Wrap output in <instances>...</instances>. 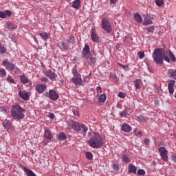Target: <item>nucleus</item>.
<instances>
[{
    "label": "nucleus",
    "instance_id": "26",
    "mask_svg": "<svg viewBox=\"0 0 176 176\" xmlns=\"http://www.w3.org/2000/svg\"><path fill=\"white\" fill-rule=\"evenodd\" d=\"M134 19H135V21H137L138 23H142V17L138 13H135L134 14Z\"/></svg>",
    "mask_w": 176,
    "mask_h": 176
},
{
    "label": "nucleus",
    "instance_id": "24",
    "mask_svg": "<svg viewBox=\"0 0 176 176\" xmlns=\"http://www.w3.org/2000/svg\"><path fill=\"white\" fill-rule=\"evenodd\" d=\"M39 35L41 36L43 41H47V39H49V34H47V32H43L41 33H39Z\"/></svg>",
    "mask_w": 176,
    "mask_h": 176
},
{
    "label": "nucleus",
    "instance_id": "52",
    "mask_svg": "<svg viewBox=\"0 0 176 176\" xmlns=\"http://www.w3.org/2000/svg\"><path fill=\"white\" fill-rule=\"evenodd\" d=\"M96 91L100 94L102 93V88H101V87H97Z\"/></svg>",
    "mask_w": 176,
    "mask_h": 176
},
{
    "label": "nucleus",
    "instance_id": "50",
    "mask_svg": "<svg viewBox=\"0 0 176 176\" xmlns=\"http://www.w3.org/2000/svg\"><path fill=\"white\" fill-rule=\"evenodd\" d=\"M147 31H148V32H154L155 28L153 26H150V27L147 28Z\"/></svg>",
    "mask_w": 176,
    "mask_h": 176
},
{
    "label": "nucleus",
    "instance_id": "39",
    "mask_svg": "<svg viewBox=\"0 0 176 176\" xmlns=\"http://www.w3.org/2000/svg\"><path fill=\"white\" fill-rule=\"evenodd\" d=\"M138 56L139 58H140V60H142V58H144V57H145V53L144 52L139 51L138 52Z\"/></svg>",
    "mask_w": 176,
    "mask_h": 176
},
{
    "label": "nucleus",
    "instance_id": "58",
    "mask_svg": "<svg viewBox=\"0 0 176 176\" xmlns=\"http://www.w3.org/2000/svg\"><path fill=\"white\" fill-rule=\"evenodd\" d=\"M119 65H120V67H122V68H123L124 69H126V65H122L120 63H119Z\"/></svg>",
    "mask_w": 176,
    "mask_h": 176
},
{
    "label": "nucleus",
    "instance_id": "45",
    "mask_svg": "<svg viewBox=\"0 0 176 176\" xmlns=\"http://www.w3.org/2000/svg\"><path fill=\"white\" fill-rule=\"evenodd\" d=\"M122 160L123 162H124L125 163H129L130 162V158H129V157H127V155H124L122 157Z\"/></svg>",
    "mask_w": 176,
    "mask_h": 176
},
{
    "label": "nucleus",
    "instance_id": "25",
    "mask_svg": "<svg viewBox=\"0 0 176 176\" xmlns=\"http://www.w3.org/2000/svg\"><path fill=\"white\" fill-rule=\"evenodd\" d=\"M8 52V50L6 49V47H5V45L0 43V54H5Z\"/></svg>",
    "mask_w": 176,
    "mask_h": 176
},
{
    "label": "nucleus",
    "instance_id": "4",
    "mask_svg": "<svg viewBox=\"0 0 176 176\" xmlns=\"http://www.w3.org/2000/svg\"><path fill=\"white\" fill-rule=\"evenodd\" d=\"M101 28L104 31H106L107 34H111L112 32V25H111V23L109 20L107 18H103L101 21Z\"/></svg>",
    "mask_w": 176,
    "mask_h": 176
},
{
    "label": "nucleus",
    "instance_id": "5",
    "mask_svg": "<svg viewBox=\"0 0 176 176\" xmlns=\"http://www.w3.org/2000/svg\"><path fill=\"white\" fill-rule=\"evenodd\" d=\"M43 96L46 98L52 100V101H57V99L60 98V96L56 91H54V89H50L48 92L47 91L44 93Z\"/></svg>",
    "mask_w": 176,
    "mask_h": 176
},
{
    "label": "nucleus",
    "instance_id": "17",
    "mask_svg": "<svg viewBox=\"0 0 176 176\" xmlns=\"http://www.w3.org/2000/svg\"><path fill=\"white\" fill-rule=\"evenodd\" d=\"M80 0H74L72 3V8H74V9H76V10H78L80 8Z\"/></svg>",
    "mask_w": 176,
    "mask_h": 176
},
{
    "label": "nucleus",
    "instance_id": "56",
    "mask_svg": "<svg viewBox=\"0 0 176 176\" xmlns=\"http://www.w3.org/2000/svg\"><path fill=\"white\" fill-rule=\"evenodd\" d=\"M50 119H54V113H51L50 114Z\"/></svg>",
    "mask_w": 176,
    "mask_h": 176
},
{
    "label": "nucleus",
    "instance_id": "43",
    "mask_svg": "<svg viewBox=\"0 0 176 176\" xmlns=\"http://www.w3.org/2000/svg\"><path fill=\"white\" fill-rule=\"evenodd\" d=\"M164 1V0H155V3L157 6H162L163 5Z\"/></svg>",
    "mask_w": 176,
    "mask_h": 176
},
{
    "label": "nucleus",
    "instance_id": "9",
    "mask_svg": "<svg viewBox=\"0 0 176 176\" xmlns=\"http://www.w3.org/2000/svg\"><path fill=\"white\" fill-rule=\"evenodd\" d=\"M72 81L75 86H82L83 81L82 80V76H75L72 78Z\"/></svg>",
    "mask_w": 176,
    "mask_h": 176
},
{
    "label": "nucleus",
    "instance_id": "27",
    "mask_svg": "<svg viewBox=\"0 0 176 176\" xmlns=\"http://www.w3.org/2000/svg\"><path fill=\"white\" fill-rule=\"evenodd\" d=\"M142 83V82L141 81V80H135V89H138V90H140V89H141V84Z\"/></svg>",
    "mask_w": 176,
    "mask_h": 176
},
{
    "label": "nucleus",
    "instance_id": "1",
    "mask_svg": "<svg viewBox=\"0 0 176 176\" xmlns=\"http://www.w3.org/2000/svg\"><path fill=\"white\" fill-rule=\"evenodd\" d=\"M25 109H24L20 104H14L12 106L10 110L11 117L15 120H21L25 118Z\"/></svg>",
    "mask_w": 176,
    "mask_h": 176
},
{
    "label": "nucleus",
    "instance_id": "32",
    "mask_svg": "<svg viewBox=\"0 0 176 176\" xmlns=\"http://www.w3.org/2000/svg\"><path fill=\"white\" fill-rule=\"evenodd\" d=\"M58 140H60L61 141H64V140L67 139V135L64 133H60L58 136Z\"/></svg>",
    "mask_w": 176,
    "mask_h": 176
},
{
    "label": "nucleus",
    "instance_id": "14",
    "mask_svg": "<svg viewBox=\"0 0 176 176\" xmlns=\"http://www.w3.org/2000/svg\"><path fill=\"white\" fill-rule=\"evenodd\" d=\"M121 130L122 131H124V133H130L131 131V130H133V129L131 128V126L126 123H124L122 125L121 127Z\"/></svg>",
    "mask_w": 176,
    "mask_h": 176
},
{
    "label": "nucleus",
    "instance_id": "29",
    "mask_svg": "<svg viewBox=\"0 0 176 176\" xmlns=\"http://www.w3.org/2000/svg\"><path fill=\"white\" fill-rule=\"evenodd\" d=\"M80 130H82L83 131V136L85 137L86 135V133H87V130H89V129L86 126V125L82 124L80 125Z\"/></svg>",
    "mask_w": 176,
    "mask_h": 176
},
{
    "label": "nucleus",
    "instance_id": "40",
    "mask_svg": "<svg viewBox=\"0 0 176 176\" xmlns=\"http://www.w3.org/2000/svg\"><path fill=\"white\" fill-rule=\"evenodd\" d=\"M120 116L121 118H127V110H124L120 112Z\"/></svg>",
    "mask_w": 176,
    "mask_h": 176
},
{
    "label": "nucleus",
    "instance_id": "59",
    "mask_svg": "<svg viewBox=\"0 0 176 176\" xmlns=\"http://www.w3.org/2000/svg\"><path fill=\"white\" fill-rule=\"evenodd\" d=\"M172 159L175 163H176V155H173Z\"/></svg>",
    "mask_w": 176,
    "mask_h": 176
},
{
    "label": "nucleus",
    "instance_id": "49",
    "mask_svg": "<svg viewBox=\"0 0 176 176\" xmlns=\"http://www.w3.org/2000/svg\"><path fill=\"white\" fill-rule=\"evenodd\" d=\"M118 97H120V98H126V94H124L123 92H119L118 93Z\"/></svg>",
    "mask_w": 176,
    "mask_h": 176
},
{
    "label": "nucleus",
    "instance_id": "21",
    "mask_svg": "<svg viewBox=\"0 0 176 176\" xmlns=\"http://www.w3.org/2000/svg\"><path fill=\"white\" fill-rule=\"evenodd\" d=\"M91 37L92 41H94V42H99L100 41V38H98V36L96 34V32L94 30H92Z\"/></svg>",
    "mask_w": 176,
    "mask_h": 176
},
{
    "label": "nucleus",
    "instance_id": "8",
    "mask_svg": "<svg viewBox=\"0 0 176 176\" xmlns=\"http://www.w3.org/2000/svg\"><path fill=\"white\" fill-rule=\"evenodd\" d=\"M44 74L45 75V76L49 78V79H50V80L56 81V80H57V78H58V75H57V74L53 72L52 70H48L47 72H45Z\"/></svg>",
    "mask_w": 176,
    "mask_h": 176
},
{
    "label": "nucleus",
    "instance_id": "53",
    "mask_svg": "<svg viewBox=\"0 0 176 176\" xmlns=\"http://www.w3.org/2000/svg\"><path fill=\"white\" fill-rule=\"evenodd\" d=\"M149 142H151V140L148 138L144 139V144L145 145H149Z\"/></svg>",
    "mask_w": 176,
    "mask_h": 176
},
{
    "label": "nucleus",
    "instance_id": "18",
    "mask_svg": "<svg viewBox=\"0 0 176 176\" xmlns=\"http://www.w3.org/2000/svg\"><path fill=\"white\" fill-rule=\"evenodd\" d=\"M165 56H166L167 57H168V56H169L171 61H173V62L176 61L175 56H174V54H173L171 50L166 51Z\"/></svg>",
    "mask_w": 176,
    "mask_h": 176
},
{
    "label": "nucleus",
    "instance_id": "31",
    "mask_svg": "<svg viewBox=\"0 0 176 176\" xmlns=\"http://www.w3.org/2000/svg\"><path fill=\"white\" fill-rule=\"evenodd\" d=\"M96 61H97V59L96 58L91 57L88 60V64L89 65H94V64H96Z\"/></svg>",
    "mask_w": 176,
    "mask_h": 176
},
{
    "label": "nucleus",
    "instance_id": "12",
    "mask_svg": "<svg viewBox=\"0 0 176 176\" xmlns=\"http://www.w3.org/2000/svg\"><path fill=\"white\" fill-rule=\"evenodd\" d=\"M19 96L25 101H28L30 100V94L28 92L20 91L19 92Z\"/></svg>",
    "mask_w": 176,
    "mask_h": 176
},
{
    "label": "nucleus",
    "instance_id": "54",
    "mask_svg": "<svg viewBox=\"0 0 176 176\" xmlns=\"http://www.w3.org/2000/svg\"><path fill=\"white\" fill-rule=\"evenodd\" d=\"M86 157L88 160H91L93 159V155H86Z\"/></svg>",
    "mask_w": 176,
    "mask_h": 176
},
{
    "label": "nucleus",
    "instance_id": "6",
    "mask_svg": "<svg viewBox=\"0 0 176 176\" xmlns=\"http://www.w3.org/2000/svg\"><path fill=\"white\" fill-rule=\"evenodd\" d=\"M2 64L8 71H14V69L19 71V68L16 67V65L8 60H3Z\"/></svg>",
    "mask_w": 176,
    "mask_h": 176
},
{
    "label": "nucleus",
    "instance_id": "34",
    "mask_svg": "<svg viewBox=\"0 0 176 176\" xmlns=\"http://www.w3.org/2000/svg\"><path fill=\"white\" fill-rule=\"evenodd\" d=\"M111 167H112L113 170H114V171H116V173H118V171H119L120 168H119V165L118 164H115V163L111 165Z\"/></svg>",
    "mask_w": 176,
    "mask_h": 176
},
{
    "label": "nucleus",
    "instance_id": "51",
    "mask_svg": "<svg viewBox=\"0 0 176 176\" xmlns=\"http://www.w3.org/2000/svg\"><path fill=\"white\" fill-rule=\"evenodd\" d=\"M0 18L1 19H6V15L5 14V11L0 12Z\"/></svg>",
    "mask_w": 176,
    "mask_h": 176
},
{
    "label": "nucleus",
    "instance_id": "37",
    "mask_svg": "<svg viewBox=\"0 0 176 176\" xmlns=\"http://www.w3.org/2000/svg\"><path fill=\"white\" fill-rule=\"evenodd\" d=\"M0 76L1 78H5L6 76V70L5 69H0Z\"/></svg>",
    "mask_w": 176,
    "mask_h": 176
},
{
    "label": "nucleus",
    "instance_id": "42",
    "mask_svg": "<svg viewBox=\"0 0 176 176\" xmlns=\"http://www.w3.org/2000/svg\"><path fill=\"white\" fill-rule=\"evenodd\" d=\"M67 42L69 44H72L74 45V43H75V37L74 36H70L68 39H67Z\"/></svg>",
    "mask_w": 176,
    "mask_h": 176
},
{
    "label": "nucleus",
    "instance_id": "38",
    "mask_svg": "<svg viewBox=\"0 0 176 176\" xmlns=\"http://www.w3.org/2000/svg\"><path fill=\"white\" fill-rule=\"evenodd\" d=\"M61 47L63 48L64 50H69V47H68V44H67V43L63 42L61 43Z\"/></svg>",
    "mask_w": 176,
    "mask_h": 176
},
{
    "label": "nucleus",
    "instance_id": "30",
    "mask_svg": "<svg viewBox=\"0 0 176 176\" xmlns=\"http://www.w3.org/2000/svg\"><path fill=\"white\" fill-rule=\"evenodd\" d=\"M160 155H167L168 153V151H167V149H166L165 147H160L159 149H158Z\"/></svg>",
    "mask_w": 176,
    "mask_h": 176
},
{
    "label": "nucleus",
    "instance_id": "41",
    "mask_svg": "<svg viewBox=\"0 0 176 176\" xmlns=\"http://www.w3.org/2000/svg\"><path fill=\"white\" fill-rule=\"evenodd\" d=\"M152 20H153V17L146 19L144 23H146L147 25H150L151 24H153V22L152 21Z\"/></svg>",
    "mask_w": 176,
    "mask_h": 176
},
{
    "label": "nucleus",
    "instance_id": "22",
    "mask_svg": "<svg viewBox=\"0 0 176 176\" xmlns=\"http://www.w3.org/2000/svg\"><path fill=\"white\" fill-rule=\"evenodd\" d=\"M3 126L5 129H10V127H12V122L9 120H6L3 122Z\"/></svg>",
    "mask_w": 176,
    "mask_h": 176
},
{
    "label": "nucleus",
    "instance_id": "2",
    "mask_svg": "<svg viewBox=\"0 0 176 176\" xmlns=\"http://www.w3.org/2000/svg\"><path fill=\"white\" fill-rule=\"evenodd\" d=\"M153 58L157 64H163V58L167 63H170V58L166 56V51L163 49L157 48L153 53Z\"/></svg>",
    "mask_w": 176,
    "mask_h": 176
},
{
    "label": "nucleus",
    "instance_id": "44",
    "mask_svg": "<svg viewBox=\"0 0 176 176\" xmlns=\"http://www.w3.org/2000/svg\"><path fill=\"white\" fill-rule=\"evenodd\" d=\"M160 157L162 159V160H164V162H168V155H161Z\"/></svg>",
    "mask_w": 176,
    "mask_h": 176
},
{
    "label": "nucleus",
    "instance_id": "46",
    "mask_svg": "<svg viewBox=\"0 0 176 176\" xmlns=\"http://www.w3.org/2000/svg\"><path fill=\"white\" fill-rule=\"evenodd\" d=\"M4 13L6 14V17H10V16H12V12H10V10H6Z\"/></svg>",
    "mask_w": 176,
    "mask_h": 176
},
{
    "label": "nucleus",
    "instance_id": "47",
    "mask_svg": "<svg viewBox=\"0 0 176 176\" xmlns=\"http://www.w3.org/2000/svg\"><path fill=\"white\" fill-rule=\"evenodd\" d=\"M73 113L75 115V116L79 117V110L78 109L75 108L73 109Z\"/></svg>",
    "mask_w": 176,
    "mask_h": 176
},
{
    "label": "nucleus",
    "instance_id": "3",
    "mask_svg": "<svg viewBox=\"0 0 176 176\" xmlns=\"http://www.w3.org/2000/svg\"><path fill=\"white\" fill-rule=\"evenodd\" d=\"M89 144L91 148H101V146L104 145V142L101 136L97 134L89 140Z\"/></svg>",
    "mask_w": 176,
    "mask_h": 176
},
{
    "label": "nucleus",
    "instance_id": "20",
    "mask_svg": "<svg viewBox=\"0 0 176 176\" xmlns=\"http://www.w3.org/2000/svg\"><path fill=\"white\" fill-rule=\"evenodd\" d=\"M6 28L7 30H16V25H14L13 23L10 21H8L6 23Z\"/></svg>",
    "mask_w": 176,
    "mask_h": 176
},
{
    "label": "nucleus",
    "instance_id": "23",
    "mask_svg": "<svg viewBox=\"0 0 176 176\" xmlns=\"http://www.w3.org/2000/svg\"><path fill=\"white\" fill-rule=\"evenodd\" d=\"M44 136L45 137L46 140H52V138H53V135H52L50 130H46L45 131Z\"/></svg>",
    "mask_w": 176,
    "mask_h": 176
},
{
    "label": "nucleus",
    "instance_id": "35",
    "mask_svg": "<svg viewBox=\"0 0 176 176\" xmlns=\"http://www.w3.org/2000/svg\"><path fill=\"white\" fill-rule=\"evenodd\" d=\"M72 74H73L74 76H79V75H80V74H79V72H78V69H76V67H74L72 69Z\"/></svg>",
    "mask_w": 176,
    "mask_h": 176
},
{
    "label": "nucleus",
    "instance_id": "60",
    "mask_svg": "<svg viewBox=\"0 0 176 176\" xmlns=\"http://www.w3.org/2000/svg\"><path fill=\"white\" fill-rule=\"evenodd\" d=\"M136 135H142V131H138Z\"/></svg>",
    "mask_w": 176,
    "mask_h": 176
},
{
    "label": "nucleus",
    "instance_id": "61",
    "mask_svg": "<svg viewBox=\"0 0 176 176\" xmlns=\"http://www.w3.org/2000/svg\"><path fill=\"white\" fill-rule=\"evenodd\" d=\"M2 111L4 112V113H6L8 112L6 109H2Z\"/></svg>",
    "mask_w": 176,
    "mask_h": 176
},
{
    "label": "nucleus",
    "instance_id": "15",
    "mask_svg": "<svg viewBox=\"0 0 176 176\" xmlns=\"http://www.w3.org/2000/svg\"><path fill=\"white\" fill-rule=\"evenodd\" d=\"M128 170L129 173L136 174L137 173V167L135 166L129 164L128 166Z\"/></svg>",
    "mask_w": 176,
    "mask_h": 176
},
{
    "label": "nucleus",
    "instance_id": "13",
    "mask_svg": "<svg viewBox=\"0 0 176 176\" xmlns=\"http://www.w3.org/2000/svg\"><path fill=\"white\" fill-rule=\"evenodd\" d=\"M174 85H175V80L169 81L168 89L170 94H174Z\"/></svg>",
    "mask_w": 176,
    "mask_h": 176
},
{
    "label": "nucleus",
    "instance_id": "10",
    "mask_svg": "<svg viewBox=\"0 0 176 176\" xmlns=\"http://www.w3.org/2000/svg\"><path fill=\"white\" fill-rule=\"evenodd\" d=\"M47 89V87L45 84H38L36 86V90L39 94H42Z\"/></svg>",
    "mask_w": 176,
    "mask_h": 176
},
{
    "label": "nucleus",
    "instance_id": "57",
    "mask_svg": "<svg viewBox=\"0 0 176 176\" xmlns=\"http://www.w3.org/2000/svg\"><path fill=\"white\" fill-rule=\"evenodd\" d=\"M116 2H118V0H110V3L112 4L116 3Z\"/></svg>",
    "mask_w": 176,
    "mask_h": 176
},
{
    "label": "nucleus",
    "instance_id": "36",
    "mask_svg": "<svg viewBox=\"0 0 176 176\" xmlns=\"http://www.w3.org/2000/svg\"><path fill=\"white\" fill-rule=\"evenodd\" d=\"M6 80L7 82H8V83H16L14 82V79H13V77H12V76H8Z\"/></svg>",
    "mask_w": 176,
    "mask_h": 176
},
{
    "label": "nucleus",
    "instance_id": "19",
    "mask_svg": "<svg viewBox=\"0 0 176 176\" xmlns=\"http://www.w3.org/2000/svg\"><path fill=\"white\" fill-rule=\"evenodd\" d=\"M168 75L169 78H172L173 79H176V69H170L168 71Z\"/></svg>",
    "mask_w": 176,
    "mask_h": 176
},
{
    "label": "nucleus",
    "instance_id": "33",
    "mask_svg": "<svg viewBox=\"0 0 176 176\" xmlns=\"http://www.w3.org/2000/svg\"><path fill=\"white\" fill-rule=\"evenodd\" d=\"M137 120L138 122H146V118L142 115H140L137 117Z\"/></svg>",
    "mask_w": 176,
    "mask_h": 176
},
{
    "label": "nucleus",
    "instance_id": "48",
    "mask_svg": "<svg viewBox=\"0 0 176 176\" xmlns=\"http://www.w3.org/2000/svg\"><path fill=\"white\" fill-rule=\"evenodd\" d=\"M137 173L138 175H145V170L143 169H139Z\"/></svg>",
    "mask_w": 176,
    "mask_h": 176
},
{
    "label": "nucleus",
    "instance_id": "55",
    "mask_svg": "<svg viewBox=\"0 0 176 176\" xmlns=\"http://www.w3.org/2000/svg\"><path fill=\"white\" fill-rule=\"evenodd\" d=\"M41 82H49V79H47L46 77H43L41 78Z\"/></svg>",
    "mask_w": 176,
    "mask_h": 176
},
{
    "label": "nucleus",
    "instance_id": "7",
    "mask_svg": "<svg viewBox=\"0 0 176 176\" xmlns=\"http://www.w3.org/2000/svg\"><path fill=\"white\" fill-rule=\"evenodd\" d=\"M82 58H85V60H89V58H90V47H89V45L87 44H85L82 49Z\"/></svg>",
    "mask_w": 176,
    "mask_h": 176
},
{
    "label": "nucleus",
    "instance_id": "62",
    "mask_svg": "<svg viewBox=\"0 0 176 176\" xmlns=\"http://www.w3.org/2000/svg\"><path fill=\"white\" fill-rule=\"evenodd\" d=\"M85 155H91V153L87 152V153H85Z\"/></svg>",
    "mask_w": 176,
    "mask_h": 176
},
{
    "label": "nucleus",
    "instance_id": "16",
    "mask_svg": "<svg viewBox=\"0 0 176 176\" xmlns=\"http://www.w3.org/2000/svg\"><path fill=\"white\" fill-rule=\"evenodd\" d=\"M72 129L75 131H80V124H79V122L74 121L72 124Z\"/></svg>",
    "mask_w": 176,
    "mask_h": 176
},
{
    "label": "nucleus",
    "instance_id": "11",
    "mask_svg": "<svg viewBox=\"0 0 176 176\" xmlns=\"http://www.w3.org/2000/svg\"><path fill=\"white\" fill-rule=\"evenodd\" d=\"M20 80L23 85H27V83H30L29 87L32 86V82L31 80H30V79H28V77L25 76V75H21Z\"/></svg>",
    "mask_w": 176,
    "mask_h": 176
},
{
    "label": "nucleus",
    "instance_id": "28",
    "mask_svg": "<svg viewBox=\"0 0 176 176\" xmlns=\"http://www.w3.org/2000/svg\"><path fill=\"white\" fill-rule=\"evenodd\" d=\"M98 100L100 102H105L107 101V95L105 94L100 95Z\"/></svg>",
    "mask_w": 176,
    "mask_h": 176
}]
</instances>
